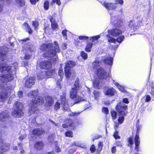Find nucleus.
Masks as SVG:
<instances>
[{"label": "nucleus", "instance_id": "nucleus-1", "mask_svg": "<svg viewBox=\"0 0 154 154\" xmlns=\"http://www.w3.org/2000/svg\"><path fill=\"white\" fill-rule=\"evenodd\" d=\"M6 62L0 64V80L3 82H7L11 81L14 79L12 70L14 71L17 67V63L14 62L11 66H8V65L5 63Z\"/></svg>", "mask_w": 154, "mask_h": 154}, {"label": "nucleus", "instance_id": "nucleus-2", "mask_svg": "<svg viewBox=\"0 0 154 154\" xmlns=\"http://www.w3.org/2000/svg\"><path fill=\"white\" fill-rule=\"evenodd\" d=\"M54 45L55 51L53 49L52 44L51 43L43 44L41 45L40 48L41 50L45 51L43 54L44 57L50 58L53 61H55L57 58L56 53H59L60 50L56 41L54 42Z\"/></svg>", "mask_w": 154, "mask_h": 154}, {"label": "nucleus", "instance_id": "nucleus-3", "mask_svg": "<svg viewBox=\"0 0 154 154\" xmlns=\"http://www.w3.org/2000/svg\"><path fill=\"white\" fill-rule=\"evenodd\" d=\"M44 100L42 97H38L33 99L30 106L31 108L29 109V114L30 115L34 113H37L38 112V109L37 108V104L42 105L44 103Z\"/></svg>", "mask_w": 154, "mask_h": 154}, {"label": "nucleus", "instance_id": "nucleus-4", "mask_svg": "<svg viewBox=\"0 0 154 154\" xmlns=\"http://www.w3.org/2000/svg\"><path fill=\"white\" fill-rule=\"evenodd\" d=\"M0 91V102H4L7 98L8 95L11 93L12 88L7 84L2 85Z\"/></svg>", "mask_w": 154, "mask_h": 154}, {"label": "nucleus", "instance_id": "nucleus-5", "mask_svg": "<svg viewBox=\"0 0 154 154\" xmlns=\"http://www.w3.org/2000/svg\"><path fill=\"white\" fill-rule=\"evenodd\" d=\"M23 107V104L22 103L19 101L15 103L14 106L15 109L12 112V115L15 117H21L23 115L22 111Z\"/></svg>", "mask_w": 154, "mask_h": 154}, {"label": "nucleus", "instance_id": "nucleus-6", "mask_svg": "<svg viewBox=\"0 0 154 154\" xmlns=\"http://www.w3.org/2000/svg\"><path fill=\"white\" fill-rule=\"evenodd\" d=\"M61 105L63 110L67 111L69 110V108L67 103V101L66 99L64 96L61 97L60 102L59 101L56 102L54 106L55 110H57L60 109Z\"/></svg>", "mask_w": 154, "mask_h": 154}, {"label": "nucleus", "instance_id": "nucleus-7", "mask_svg": "<svg viewBox=\"0 0 154 154\" xmlns=\"http://www.w3.org/2000/svg\"><path fill=\"white\" fill-rule=\"evenodd\" d=\"M127 108V106L124 104L118 105L116 107L117 110L118 115L119 116L118 120L119 122L122 124L123 122L124 116H125V111Z\"/></svg>", "mask_w": 154, "mask_h": 154}, {"label": "nucleus", "instance_id": "nucleus-8", "mask_svg": "<svg viewBox=\"0 0 154 154\" xmlns=\"http://www.w3.org/2000/svg\"><path fill=\"white\" fill-rule=\"evenodd\" d=\"M75 66L74 62L69 61L66 64L65 67V73L67 78H70L71 80L75 76V72H71L70 68Z\"/></svg>", "mask_w": 154, "mask_h": 154}, {"label": "nucleus", "instance_id": "nucleus-9", "mask_svg": "<svg viewBox=\"0 0 154 154\" xmlns=\"http://www.w3.org/2000/svg\"><path fill=\"white\" fill-rule=\"evenodd\" d=\"M108 33L109 35L114 37H117V41L119 43H121L124 39V35L120 36L122 32L117 28H115L111 30H109Z\"/></svg>", "mask_w": 154, "mask_h": 154}, {"label": "nucleus", "instance_id": "nucleus-10", "mask_svg": "<svg viewBox=\"0 0 154 154\" xmlns=\"http://www.w3.org/2000/svg\"><path fill=\"white\" fill-rule=\"evenodd\" d=\"M96 74L98 77L101 79H106L109 76V73L102 68H100L97 71Z\"/></svg>", "mask_w": 154, "mask_h": 154}, {"label": "nucleus", "instance_id": "nucleus-11", "mask_svg": "<svg viewBox=\"0 0 154 154\" xmlns=\"http://www.w3.org/2000/svg\"><path fill=\"white\" fill-rule=\"evenodd\" d=\"M74 88H72L70 91V96L72 99H74L75 103H77L82 100L81 97L77 95V91Z\"/></svg>", "mask_w": 154, "mask_h": 154}, {"label": "nucleus", "instance_id": "nucleus-12", "mask_svg": "<svg viewBox=\"0 0 154 154\" xmlns=\"http://www.w3.org/2000/svg\"><path fill=\"white\" fill-rule=\"evenodd\" d=\"M8 51V48L6 47H0V59L2 61L4 60L7 58V53Z\"/></svg>", "mask_w": 154, "mask_h": 154}, {"label": "nucleus", "instance_id": "nucleus-13", "mask_svg": "<svg viewBox=\"0 0 154 154\" xmlns=\"http://www.w3.org/2000/svg\"><path fill=\"white\" fill-rule=\"evenodd\" d=\"M9 115L8 111L5 110L0 114V121L4 122L8 120L9 118Z\"/></svg>", "mask_w": 154, "mask_h": 154}, {"label": "nucleus", "instance_id": "nucleus-14", "mask_svg": "<svg viewBox=\"0 0 154 154\" xmlns=\"http://www.w3.org/2000/svg\"><path fill=\"white\" fill-rule=\"evenodd\" d=\"M40 67L43 69H48L51 66V62L45 60L42 61L40 63Z\"/></svg>", "mask_w": 154, "mask_h": 154}, {"label": "nucleus", "instance_id": "nucleus-15", "mask_svg": "<svg viewBox=\"0 0 154 154\" xmlns=\"http://www.w3.org/2000/svg\"><path fill=\"white\" fill-rule=\"evenodd\" d=\"M35 81V79L33 77H31L28 79L26 82L25 86L27 88H30L33 85Z\"/></svg>", "mask_w": 154, "mask_h": 154}, {"label": "nucleus", "instance_id": "nucleus-16", "mask_svg": "<svg viewBox=\"0 0 154 154\" xmlns=\"http://www.w3.org/2000/svg\"><path fill=\"white\" fill-rule=\"evenodd\" d=\"M138 134V130H137L136 131V136L134 139L135 145V149L137 152H138L139 151V146L140 143V138Z\"/></svg>", "mask_w": 154, "mask_h": 154}, {"label": "nucleus", "instance_id": "nucleus-17", "mask_svg": "<svg viewBox=\"0 0 154 154\" xmlns=\"http://www.w3.org/2000/svg\"><path fill=\"white\" fill-rule=\"evenodd\" d=\"M103 5L108 9L109 10H114L117 7V5L112 3L103 2L102 4Z\"/></svg>", "mask_w": 154, "mask_h": 154}, {"label": "nucleus", "instance_id": "nucleus-18", "mask_svg": "<svg viewBox=\"0 0 154 154\" xmlns=\"http://www.w3.org/2000/svg\"><path fill=\"white\" fill-rule=\"evenodd\" d=\"M111 22L114 23V24L115 26L118 27L120 26L122 24V21L120 20H116L115 22V20L116 19L115 17L112 16V14H111Z\"/></svg>", "mask_w": 154, "mask_h": 154}, {"label": "nucleus", "instance_id": "nucleus-19", "mask_svg": "<svg viewBox=\"0 0 154 154\" xmlns=\"http://www.w3.org/2000/svg\"><path fill=\"white\" fill-rule=\"evenodd\" d=\"M115 91V89L112 88H106L105 90L106 94L110 96H113Z\"/></svg>", "mask_w": 154, "mask_h": 154}, {"label": "nucleus", "instance_id": "nucleus-20", "mask_svg": "<svg viewBox=\"0 0 154 154\" xmlns=\"http://www.w3.org/2000/svg\"><path fill=\"white\" fill-rule=\"evenodd\" d=\"M113 60V58L110 57H104L102 59L105 63L110 66H111L112 64Z\"/></svg>", "mask_w": 154, "mask_h": 154}, {"label": "nucleus", "instance_id": "nucleus-21", "mask_svg": "<svg viewBox=\"0 0 154 154\" xmlns=\"http://www.w3.org/2000/svg\"><path fill=\"white\" fill-rule=\"evenodd\" d=\"M102 62L101 61H99L98 60H96L92 64V67L94 69L97 70L99 69L100 65L101 64Z\"/></svg>", "mask_w": 154, "mask_h": 154}, {"label": "nucleus", "instance_id": "nucleus-22", "mask_svg": "<svg viewBox=\"0 0 154 154\" xmlns=\"http://www.w3.org/2000/svg\"><path fill=\"white\" fill-rule=\"evenodd\" d=\"M45 131L42 129H35L32 131V133L34 135L38 136L44 134Z\"/></svg>", "mask_w": 154, "mask_h": 154}, {"label": "nucleus", "instance_id": "nucleus-23", "mask_svg": "<svg viewBox=\"0 0 154 154\" xmlns=\"http://www.w3.org/2000/svg\"><path fill=\"white\" fill-rule=\"evenodd\" d=\"M45 100V104L46 106H51L53 105L54 103V100L52 97L48 96L46 97Z\"/></svg>", "mask_w": 154, "mask_h": 154}, {"label": "nucleus", "instance_id": "nucleus-24", "mask_svg": "<svg viewBox=\"0 0 154 154\" xmlns=\"http://www.w3.org/2000/svg\"><path fill=\"white\" fill-rule=\"evenodd\" d=\"M44 146L43 142L42 141H38L35 144V148L37 150H41Z\"/></svg>", "mask_w": 154, "mask_h": 154}, {"label": "nucleus", "instance_id": "nucleus-25", "mask_svg": "<svg viewBox=\"0 0 154 154\" xmlns=\"http://www.w3.org/2000/svg\"><path fill=\"white\" fill-rule=\"evenodd\" d=\"M50 21L51 23L52 28L53 29H56L58 27V25L55 21V19L52 17H51Z\"/></svg>", "mask_w": 154, "mask_h": 154}, {"label": "nucleus", "instance_id": "nucleus-26", "mask_svg": "<svg viewBox=\"0 0 154 154\" xmlns=\"http://www.w3.org/2000/svg\"><path fill=\"white\" fill-rule=\"evenodd\" d=\"M46 74V72L45 71L39 72L37 75L38 79H40L47 77Z\"/></svg>", "mask_w": 154, "mask_h": 154}, {"label": "nucleus", "instance_id": "nucleus-27", "mask_svg": "<svg viewBox=\"0 0 154 154\" xmlns=\"http://www.w3.org/2000/svg\"><path fill=\"white\" fill-rule=\"evenodd\" d=\"M113 81L114 84L117 86L119 90L121 92H124L125 91L123 87L120 85L118 83L116 82L114 80Z\"/></svg>", "mask_w": 154, "mask_h": 154}, {"label": "nucleus", "instance_id": "nucleus-28", "mask_svg": "<svg viewBox=\"0 0 154 154\" xmlns=\"http://www.w3.org/2000/svg\"><path fill=\"white\" fill-rule=\"evenodd\" d=\"M79 79H76L74 84V88L77 90H79L80 87L79 83Z\"/></svg>", "mask_w": 154, "mask_h": 154}, {"label": "nucleus", "instance_id": "nucleus-29", "mask_svg": "<svg viewBox=\"0 0 154 154\" xmlns=\"http://www.w3.org/2000/svg\"><path fill=\"white\" fill-rule=\"evenodd\" d=\"M55 73V71L54 69H50L46 72L47 77H50L52 75H54Z\"/></svg>", "mask_w": 154, "mask_h": 154}, {"label": "nucleus", "instance_id": "nucleus-30", "mask_svg": "<svg viewBox=\"0 0 154 154\" xmlns=\"http://www.w3.org/2000/svg\"><path fill=\"white\" fill-rule=\"evenodd\" d=\"M38 94L37 90L30 91L29 94V96L35 97L37 96Z\"/></svg>", "mask_w": 154, "mask_h": 154}, {"label": "nucleus", "instance_id": "nucleus-31", "mask_svg": "<svg viewBox=\"0 0 154 154\" xmlns=\"http://www.w3.org/2000/svg\"><path fill=\"white\" fill-rule=\"evenodd\" d=\"M137 24L135 22L134 20H131L130 21L129 23V26L131 28H133L134 29L135 28V27H136Z\"/></svg>", "mask_w": 154, "mask_h": 154}, {"label": "nucleus", "instance_id": "nucleus-32", "mask_svg": "<svg viewBox=\"0 0 154 154\" xmlns=\"http://www.w3.org/2000/svg\"><path fill=\"white\" fill-rule=\"evenodd\" d=\"M94 87L98 88V85L100 83L99 79H95L93 81Z\"/></svg>", "mask_w": 154, "mask_h": 154}, {"label": "nucleus", "instance_id": "nucleus-33", "mask_svg": "<svg viewBox=\"0 0 154 154\" xmlns=\"http://www.w3.org/2000/svg\"><path fill=\"white\" fill-rule=\"evenodd\" d=\"M92 45L93 44L91 43H90L88 44L85 48V50L87 52H90L91 49Z\"/></svg>", "mask_w": 154, "mask_h": 154}, {"label": "nucleus", "instance_id": "nucleus-34", "mask_svg": "<svg viewBox=\"0 0 154 154\" xmlns=\"http://www.w3.org/2000/svg\"><path fill=\"white\" fill-rule=\"evenodd\" d=\"M109 35H107V37H108V41L109 42H114L115 43L116 42L117 39H115L114 38L111 37H110Z\"/></svg>", "mask_w": 154, "mask_h": 154}, {"label": "nucleus", "instance_id": "nucleus-35", "mask_svg": "<svg viewBox=\"0 0 154 154\" xmlns=\"http://www.w3.org/2000/svg\"><path fill=\"white\" fill-rule=\"evenodd\" d=\"M16 2L20 6H23L25 5L24 0H16Z\"/></svg>", "mask_w": 154, "mask_h": 154}, {"label": "nucleus", "instance_id": "nucleus-36", "mask_svg": "<svg viewBox=\"0 0 154 154\" xmlns=\"http://www.w3.org/2000/svg\"><path fill=\"white\" fill-rule=\"evenodd\" d=\"M44 8L45 10H47L49 8V2L48 1H45L44 4Z\"/></svg>", "mask_w": 154, "mask_h": 154}, {"label": "nucleus", "instance_id": "nucleus-37", "mask_svg": "<svg viewBox=\"0 0 154 154\" xmlns=\"http://www.w3.org/2000/svg\"><path fill=\"white\" fill-rule=\"evenodd\" d=\"M32 26L35 28V29H36L38 27V23L37 21H32Z\"/></svg>", "mask_w": 154, "mask_h": 154}, {"label": "nucleus", "instance_id": "nucleus-38", "mask_svg": "<svg viewBox=\"0 0 154 154\" xmlns=\"http://www.w3.org/2000/svg\"><path fill=\"white\" fill-rule=\"evenodd\" d=\"M69 122V124H63L62 125V127L63 128H67L68 127V126H71L72 125V121L70 120L69 119L68 120Z\"/></svg>", "mask_w": 154, "mask_h": 154}, {"label": "nucleus", "instance_id": "nucleus-39", "mask_svg": "<svg viewBox=\"0 0 154 154\" xmlns=\"http://www.w3.org/2000/svg\"><path fill=\"white\" fill-rule=\"evenodd\" d=\"M15 39L14 37H11L9 38V42L10 44L12 46H14V40H15Z\"/></svg>", "mask_w": 154, "mask_h": 154}, {"label": "nucleus", "instance_id": "nucleus-40", "mask_svg": "<svg viewBox=\"0 0 154 154\" xmlns=\"http://www.w3.org/2000/svg\"><path fill=\"white\" fill-rule=\"evenodd\" d=\"M65 135L66 137H72V133L71 131H67Z\"/></svg>", "mask_w": 154, "mask_h": 154}, {"label": "nucleus", "instance_id": "nucleus-41", "mask_svg": "<svg viewBox=\"0 0 154 154\" xmlns=\"http://www.w3.org/2000/svg\"><path fill=\"white\" fill-rule=\"evenodd\" d=\"M94 94L95 96V98L96 99H97V98L99 96L100 93L98 91H94Z\"/></svg>", "mask_w": 154, "mask_h": 154}, {"label": "nucleus", "instance_id": "nucleus-42", "mask_svg": "<svg viewBox=\"0 0 154 154\" xmlns=\"http://www.w3.org/2000/svg\"><path fill=\"white\" fill-rule=\"evenodd\" d=\"M81 55L82 58L84 59H86L87 58L88 56L87 54L84 51H82L81 52Z\"/></svg>", "mask_w": 154, "mask_h": 154}, {"label": "nucleus", "instance_id": "nucleus-43", "mask_svg": "<svg viewBox=\"0 0 154 154\" xmlns=\"http://www.w3.org/2000/svg\"><path fill=\"white\" fill-rule=\"evenodd\" d=\"M58 73L59 76L60 77V79H61L63 77V70L62 69H60L58 71Z\"/></svg>", "mask_w": 154, "mask_h": 154}, {"label": "nucleus", "instance_id": "nucleus-44", "mask_svg": "<svg viewBox=\"0 0 154 154\" xmlns=\"http://www.w3.org/2000/svg\"><path fill=\"white\" fill-rule=\"evenodd\" d=\"M54 150L57 152L58 153L60 152L61 149L58 145H57L55 146Z\"/></svg>", "mask_w": 154, "mask_h": 154}, {"label": "nucleus", "instance_id": "nucleus-45", "mask_svg": "<svg viewBox=\"0 0 154 154\" xmlns=\"http://www.w3.org/2000/svg\"><path fill=\"white\" fill-rule=\"evenodd\" d=\"M114 137L116 139H119L120 138V137L118 135V133L117 131H115L114 134Z\"/></svg>", "mask_w": 154, "mask_h": 154}, {"label": "nucleus", "instance_id": "nucleus-46", "mask_svg": "<svg viewBox=\"0 0 154 154\" xmlns=\"http://www.w3.org/2000/svg\"><path fill=\"white\" fill-rule=\"evenodd\" d=\"M102 112L104 113L107 114L109 112V111L107 108L106 107H104L102 109Z\"/></svg>", "mask_w": 154, "mask_h": 154}, {"label": "nucleus", "instance_id": "nucleus-47", "mask_svg": "<svg viewBox=\"0 0 154 154\" xmlns=\"http://www.w3.org/2000/svg\"><path fill=\"white\" fill-rule=\"evenodd\" d=\"M48 139L49 141L50 142H52L54 139L53 135H50L48 137Z\"/></svg>", "mask_w": 154, "mask_h": 154}, {"label": "nucleus", "instance_id": "nucleus-48", "mask_svg": "<svg viewBox=\"0 0 154 154\" xmlns=\"http://www.w3.org/2000/svg\"><path fill=\"white\" fill-rule=\"evenodd\" d=\"M79 113L78 112L74 113L72 112L69 114V115L72 116H78Z\"/></svg>", "mask_w": 154, "mask_h": 154}, {"label": "nucleus", "instance_id": "nucleus-49", "mask_svg": "<svg viewBox=\"0 0 154 154\" xmlns=\"http://www.w3.org/2000/svg\"><path fill=\"white\" fill-rule=\"evenodd\" d=\"M26 29L27 31L29 34H31L32 33V30L29 26H28V27L26 28Z\"/></svg>", "mask_w": 154, "mask_h": 154}, {"label": "nucleus", "instance_id": "nucleus-50", "mask_svg": "<svg viewBox=\"0 0 154 154\" xmlns=\"http://www.w3.org/2000/svg\"><path fill=\"white\" fill-rule=\"evenodd\" d=\"M30 55L29 54H26L24 57V58L25 59L28 60L30 58Z\"/></svg>", "mask_w": 154, "mask_h": 154}, {"label": "nucleus", "instance_id": "nucleus-51", "mask_svg": "<svg viewBox=\"0 0 154 154\" xmlns=\"http://www.w3.org/2000/svg\"><path fill=\"white\" fill-rule=\"evenodd\" d=\"M128 141L130 144L132 145L133 144V141L132 138H129L128 139Z\"/></svg>", "mask_w": 154, "mask_h": 154}, {"label": "nucleus", "instance_id": "nucleus-52", "mask_svg": "<svg viewBox=\"0 0 154 154\" xmlns=\"http://www.w3.org/2000/svg\"><path fill=\"white\" fill-rule=\"evenodd\" d=\"M79 38L80 40H86L88 38V37L85 36H80L79 37Z\"/></svg>", "mask_w": 154, "mask_h": 154}, {"label": "nucleus", "instance_id": "nucleus-53", "mask_svg": "<svg viewBox=\"0 0 154 154\" xmlns=\"http://www.w3.org/2000/svg\"><path fill=\"white\" fill-rule=\"evenodd\" d=\"M100 37V35H97L92 37V40L93 42H94V40H97Z\"/></svg>", "mask_w": 154, "mask_h": 154}, {"label": "nucleus", "instance_id": "nucleus-54", "mask_svg": "<svg viewBox=\"0 0 154 154\" xmlns=\"http://www.w3.org/2000/svg\"><path fill=\"white\" fill-rule=\"evenodd\" d=\"M111 115L112 118L114 119H115L117 115L116 113L115 112H111Z\"/></svg>", "mask_w": 154, "mask_h": 154}, {"label": "nucleus", "instance_id": "nucleus-55", "mask_svg": "<svg viewBox=\"0 0 154 154\" xmlns=\"http://www.w3.org/2000/svg\"><path fill=\"white\" fill-rule=\"evenodd\" d=\"M67 32V30H63L62 32V34L63 36H65L66 37L67 34L66 32Z\"/></svg>", "mask_w": 154, "mask_h": 154}, {"label": "nucleus", "instance_id": "nucleus-56", "mask_svg": "<svg viewBox=\"0 0 154 154\" xmlns=\"http://www.w3.org/2000/svg\"><path fill=\"white\" fill-rule=\"evenodd\" d=\"M30 2L32 4L35 5L36 2H38L39 0H30Z\"/></svg>", "mask_w": 154, "mask_h": 154}, {"label": "nucleus", "instance_id": "nucleus-57", "mask_svg": "<svg viewBox=\"0 0 154 154\" xmlns=\"http://www.w3.org/2000/svg\"><path fill=\"white\" fill-rule=\"evenodd\" d=\"M150 100V97L148 95H147L146 96V99H145V101L146 102H148Z\"/></svg>", "mask_w": 154, "mask_h": 154}, {"label": "nucleus", "instance_id": "nucleus-58", "mask_svg": "<svg viewBox=\"0 0 154 154\" xmlns=\"http://www.w3.org/2000/svg\"><path fill=\"white\" fill-rule=\"evenodd\" d=\"M90 150L92 152H94L95 151V146H94V145H92L91 148H90Z\"/></svg>", "mask_w": 154, "mask_h": 154}, {"label": "nucleus", "instance_id": "nucleus-59", "mask_svg": "<svg viewBox=\"0 0 154 154\" xmlns=\"http://www.w3.org/2000/svg\"><path fill=\"white\" fill-rule=\"evenodd\" d=\"M19 146L20 147V149H22V150L20 151L21 153L22 154L24 153L25 152V151L23 150L22 149L23 147L22 146V145L20 144H19Z\"/></svg>", "mask_w": 154, "mask_h": 154}, {"label": "nucleus", "instance_id": "nucleus-60", "mask_svg": "<svg viewBox=\"0 0 154 154\" xmlns=\"http://www.w3.org/2000/svg\"><path fill=\"white\" fill-rule=\"evenodd\" d=\"M116 2L120 4H122L123 3V1L122 0H116Z\"/></svg>", "mask_w": 154, "mask_h": 154}, {"label": "nucleus", "instance_id": "nucleus-61", "mask_svg": "<svg viewBox=\"0 0 154 154\" xmlns=\"http://www.w3.org/2000/svg\"><path fill=\"white\" fill-rule=\"evenodd\" d=\"M116 147L115 146H113L112 147V153H115L116 152Z\"/></svg>", "mask_w": 154, "mask_h": 154}, {"label": "nucleus", "instance_id": "nucleus-62", "mask_svg": "<svg viewBox=\"0 0 154 154\" xmlns=\"http://www.w3.org/2000/svg\"><path fill=\"white\" fill-rule=\"evenodd\" d=\"M23 92L21 91H20L18 92V95L19 97H21L22 96Z\"/></svg>", "mask_w": 154, "mask_h": 154}, {"label": "nucleus", "instance_id": "nucleus-63", "mask_svg": "<svg viewBox=\"0 0 154 154\" xmlns=\"http://www.w3.org/2000/svg\"><path fill=\"white\" fill-rule=\"evenodd\" d=\"M49 120L50 121V122L53 123L55 126H57L58 127H59V126L58 124H57L56 123L54 122H53L51 120Z\"/></svg>", "mask_w": 154, "mask_h": 154}, {"label": "nucleus", "instance_id": "nucleus-64", "mask_svg": "<svg viewBox=\"0 0 154 154\" xmlns=\"http://www.w3.org/2000/svg\"><path fill=\"white\" fill-rule=\"evenodd\" d=\"M26 137V136L25 135H23L20 137L19 139L20 140H22L24 139Z\"/></svg>", "mask_w": 154, "mask_h": 154}]
</instances>
